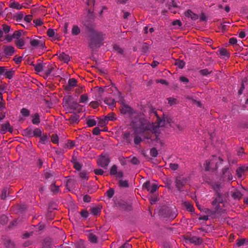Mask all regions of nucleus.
Instances as JSON below:
<instances>
[{
	"label": "nucleus",
	"instance_id": "1",
	"mask_svg": "<svg viewBox=\"0 0 248 248\" xmlns=\"http://www.w3.org/2000/svg\"><path fill=\"white\" fill-rule=\"evenodd\" d=\"M155 114L157 118V123H150L146 121H140V126L135 128L134 133L136 135H143L144 138L151 140H152V137L149 135V133H154L156 136L154 140L162 146L163 143L158 138L157 134L159 133V127L165 126L167 124L165 119H161L156 112H155Z\"/></svg>",
	"mask_w": 248,
	"mask_h": 248
},
{
	"label": "nucleus",
	"instance_id": "2",
	"mask_svg": "<svg viewBox=\"0 0 248 248\" xmlns=\"http://www.w3.org/2000/svg\"><path fill=\"white\" fill-rule=\"evenodd\" d=\"M103 35L101 32L94 31L90 36L89 46L92 48L99 47L103 44Z\"/></svg>",
	"mask_w": 248,
	"mask_h": 248
},
{
	"label": "nucleus",
	"instance_id": "3",
	"mask_svg": "<svg viewBox=\"0 0 248 248\" xmlns=\"http://www.w3.org/2000/svg\"><path fill=\"white\" fill-rule=\"evenodd\" d=\"M223 159L217 156H212L211 159L206 160L205 163V169L206 170H216L218 168L217 164L219 162L222 163Z\"/></svg>",
	"mask_w": 248,
	"mask_h": 248
},
{
	"label": "nucleus",
	"instance_id": "4",
	"mask_svg": "<svg viewBox=\"0 0 248 248\" xmlns=\"http://www.w3.org/2000/svg\"><path fill=\"white\" fill-rule=\"evenodd\" d=\"M212 204L215 212L220 213L222 211V207L224 206V204L220 194L217 193V197L212 202Z\"/></svg>",
	"mask_w": 248,
	"mask_h": 248
},
{
	"label": "nucleus",
	"instance_id": "5",
	"mask_svg": "<svg viewBox=\"0 0 248 248\" xmlns=\"http://www.w3.org/2000/svg\"><path fill=\"white\" fill-rule=\"evenodd\" d=\"M143 188L146 189L151 193H154L158 188V186L156 184H151L149 181L146 182L143 185Z\"/></svg>",
	"mask_w": 248,
	"mask_h": 248
},
{
	"label": "nucleus",
	"instance_id": "6",
	"mask_svg": "<svg viewBox=\"0 0 248 248\" xmlns=\"http://www.w3.org/2000/svg\"><path fill=\"white\" fill-rule=\"evenodd\" d=\"M31 45L35 48L43 49L45 47V43L42 40L31 39L30 40Z\"/></svg>",
	"mask_w": 248,
	"mask_h": 248
},
{
	"label": "nucleus",
	"instance_id": "7",
	"mask_svg": "<svg viewBox=\"0 0 248 248\" xmlns=\"http://www.w3.org/2000/svg\"><path fill=\"white\" fill-rule=\"evenodd\" d=\"M64 100L65 101L69 107L71 108L76 109L78 106V104L76 101L73 100V97L71 95H69L67 97H65Z\"/></svg>",
	"mask_w": 248,
	"mask_h": 248
},
{
	"label": "nucleus",
	"instance_id": "8",
	"mask_svg": "<svg viewBox=\"0 0 248 248\" xmlns=\"http://www.w3.org/2000/svg\"><path fill=\"white\" fill-rule=\"evenodd\" d=\"M109 163L108 157L101 155L97 161V164L102 168H106Z\"/></svg>",
	"mask_w": 248,
	"mask_h": 248
},
{
	"label": "nucleus",
	"instance_id": "9",
	"mask_svg": "<svg viewBox=\"0 0 248 248\" xmlns=\"http://www.w3.org/2000/svg\"><path fill=\"white\" fill-rule=\"evenodd\" d=\"M248 171V167L242 166L237 169L236 170V175L239 178H242L245 175V173Z\"/></svg>",
	"mask_w": 248,
	"mask_h": 248
},
{
	"label": "nucleus",
	"instance_id": "10",
	"mask_svg": "<svg viewBox=\"0 0 248 248\" xmlns=\"http://www.w3.org/2000/svg\"><path fill=\"white\" fill-rule=\"evenodd\" d=\"M3 49L5 56H12L15 52V48L11 46H4Z\"/></svg>",
	"mask_w": 248,
	"mask_h": 248
},
{
	"label": "nucleus",
	"instance_id": "11",
	"mask_svg": "<svg viewBox=\"0 0 248 248\" xmlns=\"http://www.w3.org/2000/svg\"><path fill=\"white\" fill-rule=\"evenodd\" d=\"M77 81L75 78H70L68 82V85L64 86V89L66 91L69 92L73 87L77 86Z\"/></svg>",
	"mask_w": 248,
	"mask_h": 248
},
{
	"label": "nucleus",
	"instance_id": "12",
	"mask_svg": "<svg viewBox=\"0 0 248 248\" xmlns=\"http://www.w3.org/2000/svg\"><path fill=\"white\" fill-rule=\"evenodd\" d=\"M1 128L0 132L2 134H5L7 131H9L10 133L13 132V128L10 126L8 122L1 124Z\"/></svg>",
	"mask_w": 248,
	"mask_h": 248
},
{
	"label": "nucleus",
	"instance_id": "13",
	"mask_svg": "<svg viewBox=\"0 0 248 248\" xmlns=\"http://www.w3.org/2000/svg\"><path fill=\"white\" fill-rule=\"evenodd\" d=\"M121 113L124 114H132L134 113L133 109L126 105H123L121 108Z\"/></svg>",
	"mask_w": 248,
	"mask_h": 248
},
{
	"label": "nucleus",
	"instance_id": "14",
	"mask_svg": "<svg viewBox=\"0 0 248 248\" xmlns=\"http://www.w3.org/2000/svg\"><path fill=\"white\" fill-rule=\"evenodd\" d=\"M188 240L191 243L194 244L196 245H200L202 243V239L197 236L190 237Z\"/></svg>",
	"mask_w": 248,
	"mask_h": 248
},
{
	"label": "nucleus",
	"instance_id": "15",
	"mask_svg": "<svg viewBox=\"0 0 248 248\" xmlns=\"http://www.w3.org/2000/svg\"><path fill=\"white\" fill-rule=\"evenodd\" d=\"M186 183L185 179H177L176 180V187L180 190Z\"/></svg>",
	"mask_w": 248,
	"mask_h": 248
},
{
	"label": "nucleus",
	"instance_id": "16",
	"mask_svg": "<svg viewBox=\"0 0 248 248\" xmlns=\"http://www.w3.org/2000/svg\"><path fill=\"white\" fill-rule=\"evenodd\" d=\"M185 16L189 18H190L192 20H196L198 18V16L193 13L190 10H188L185 13Z\"/></svg>",
	"mask_w": 248,
	"mask_h": 248
},
{
	"label": "nucleus",
	"instance_id": "17",
	"mask_svg": "<svg viewBox=\"0 0 248 248\" xmlns=\"http://www.w3.org/2000/svg\"><path fill=\"white\" fill-rule=\"evenodd\" d=\"M51 191L54 194H57L61 193V190L59 186H57L55 183H52L50 186Z\"/></svg>",
	"mask_w": 248,
	"mask_h": 248
},
{
	"label": "nucleus",
	"instance_id": "18",
	"mask_svg": "<svg viewBox=\"0 0 248 248\" xmlns=\"http://www.w3.org/2000/svg\"><path fill=\"white\" fill-rule=\"evenodd\" d=\"M58 57L61 61H63L64 62H68L70 61L69 56L64 53L60 54Z\"/></svg>",
	"mask_w": 248,
	"mask_h": 248
},
{
	"label": "nucleus",
	"instance_id": "19",
	"mask_svg": "<svg viewBox=\"0 0 248 248\" xmlns=\"http://www.w3.org/2000/svg\"><path fill=\"white\" fill-rule=\"evenodd\" d=\"M9 7L11 8L20 10L22 8L23 6L17 2L11 1L9 4Z\"/></svg>",
	"mask_w": 248,
	"mask_h": 248
},
{
	"label": "nucleus",
	"instance_id": "20",
	"mask_svg": "<svg viewBox=\"0 0 248 248\" xmlns=\"http://www.w3.org/2000/svg\"><path fill=\"white\" fill-rule=\"evenodd\" d=\"M104 102L110 107H114L116 104V101L112 98H106L104 100Z\"/></svg>",
	"mask_w": 248,
	"mask_h": 248
},
{
	"label": "nucleus",
	"instance_id": "21",
	"mask_svg": "<svg viewBox=\"0 0 248 248\" xmlns=\"http://www.w3.org/2000/svg\"><path fill=\"white\" fill-rule=\"evenodd\" d=\"M15 45L20 49H23L25 45V41L22 39H19L15 41Z\"/></svg>",
	"mask_w": 248,
	"mask_h": 248
},
{
	"label": "nucleus",
	"instance_id": "22",
	"mask_svg": "<svg viewBox=\"0 0 248 248\" xmlns=\"http://www.w3.org/2000/svg\"><path fill=\"white\" fill-rule=\"evenodd\" d=\"M89 240L92 243H97V237L93 233L90 232L88 234Z\"/></svg>",
	"mask_w": 248,
	"mask_h": 248
},
{
	"label": "nucleus",
	"instance_id": "23",
	"mask_svg": "<svg viewBox=\"0 0 248 248\" xmlns=\"http://www.w3.org/2000/svg\"><path fill=\"white\" fill-rule=\"evenodd\" d=\"M69 121L71 124H77L79 121V116L76 114H73L70 116Z\"/></svg>",
	"mask_w": 248,
	"mask_h": 248
},
{
	"label": "nucleus",
	"instance_id": "24",
	"mask_svg": "<svg viewBox=\"0 0 248 248\" xmlns=\"http://www.w3.org/2000/svg\"><path fill=\"white\" fill-rule=\"evenodd\" d=\"M33 66H34L35 70L37 72H41L43 71L44 67V64L43 62H39L36 64H33Z\"/></svg>",
	"mask_w": 248,
	"mask_h": 248
},
{
	"label": "nucleus",
	"instance_id": "25",
	"mask_svg": "<svg viewBox=\"0 0 248 248\" xmlns=\"http://www.w3.org/2000/svg\"><path fill=\"white\" fill-rule=\"evenodd\" d=\"M53 66L52 65L48 64L46 67V69L44 71V74L46 77H48L53 70Z\"/></svg>",
	"mask_w": 248,
	"mask_h": 248
},
{
	"label": "nucleus",
	"instance_id": "26",
	"mask_svg": "<svg viewBox=\"0 0 248 248\" xmlns=\"http://www.w3.org/2000/svg\"><path fill=\"white\" fill-rule=\"evenodd\" d=\"M23 32L22 30L15 31L13 34V37L16 40L21 39L20 37L22 36Z\"/></svg>",
	"mask_w": 248,
	"mask_h": 248
},
{
	"label": "nucleus",
	"instance_id": "27",
	"mask_svg": "<svg viewBox=\"0 0 248 248\" xmlns=\"http://www.w3.org/2000/svg\"><path fill=\"white\" fill-rule=\"evenodd\" d=\"M80 32V30L79 27L77 25L73 26L72 29V34L73 35H78Z\"/></svg>",
	"mask_w": 248,
	"mask_h": 248
},
{
	"label": "nucleus",
	"instance_id": "28",
	"mask_svg": "<svg viewBox=\"0 0 248 248\" xmlns=\"http://www.w3.org/2000/svg\"><path fill=\"white\" fill-rule=\"evenodd\" d=\"M40 122L39 116L38 114L35 113L33 116H32V123L34 124H38Z\"/></svg>",
	"mask_w": 248,
	"mask_h": 248
},
{
	"label": "nucleus",
	"instance_id": "29",
	"mask_svg": "<svg viewBox=\"0 0 248 248\" xmlns=\"http://www.w3.org/2000/svg\"><path fill=\"white\" fill-rule=\"evenodd\" d=\"M242 196V193L238 190H236L232 194V197L234 199L239 200Z\"/></svg>",
	"mask_w": 248,
	"mask_h": 248
},
{
	"label": "nucleus",
	"instance_id": "30",
	"mask_svg": "<svg viewBox=\"0 0 248 248\" xmlns=\"http://www.w3.org/2000/svg\"><path fill=\"white\" fill-rule=\"evenodd\" d=\"M1 27L2 28L1 29L3 31V33L5 34H7L9 32L11 29L9 26L7 25V24H3L2 25Z\"/></svg>",
	"mask_w": 248,
	"mask_h": 248
},
{
	"label": "nucleus",
	"instance_id": "31",
	"mask_svg": "<svg viewBox=\"0 0 248 248\" xmlns=\"http://www.w3.org/2000/svg\"><path fill=\"white\" fill-rule=\"evenodd\" d=\"M14 74V71L13 70H6V72L5 73V77L9 78L11 79L13 78Z\"/></svg>",
	"mask_w": 248,
	"mask_h": 248
},
{
	"label": "nucleus",
	"instance_id": "32",
	"mask_svg": "<svg viewBox=\"0 0 248 248\" xmlns=\"http://www.w3.org/2000/svg\"><path fill=\"white\" fill-rule=\"evenodd\" d=\"M88 101V95L86 94H82L80 96L79 103H85Z\"/></svg>",
	"mask_w": 248,
	"mask_h": 248
},
{
	"label": "nucleus",
	"instance_id": "33",
	"mask_svg": "<svg viewBox=\"0 0 248 248\" xmlns=\"http://www.w3.org/2000/svg\"><path fill=\"white\" fill-rule=\"evenodd\" d=\"M74 164V168L77 170H80L81 169L82 165L76 160L72 161Z\"/></svg>",
	"mask_w": 248,
	"mask_h": 248
},
{
	"label": "nucleus",
	"instance_id": "34",
	"mask_svg": "<svg viewBox=\"0 0 248 248\" xmlns=\"http://www.w3.org/2000/svg\"><path fill=\"white\" fill-rule=\"evenodd\" d=\"M42 135V131L39 128H35L33 130V136L39 137H41Z\"/></svg>",
	"mask_w": 248,
	"mask_h": 248
},
{
	"label": "nucleus",
	"instance_id": "35",
	"mask_svg": "<svg viewBox=\"0 0 248 248\" xmlns=\"http://www.w3.org/2000/svg\"><path fill=\"white\" fill-rule=\"evenodd\" d=\"M117 172V168L116 165H113L110 170V174L115 175Z\"/></svg>",
	"mask_w": 248,
	"mask_h": 248
},
{
	"label": "nucleus",
	"instance_id": "36",
	"mask_svg": "<svg viewBox=\"0 0 248 248\" xmlns=\"http://www.w3.org/2000/svg\"><path fill=\"white\" fill-rule=\"evenodd\" d=\"M184 205L186 208L190 212H192L194 210L193 206L188 202H185Z\"/></svg>",
	"mask_w": 248,
	"mask_h": 248
},
{
	"label": "nucleus",
	"instance_id": "37",
	"mask_svg": "<svg viewBox=\"0 0 248 248\" xmlns=\"http://www.w3.org/2000/svg\"><path fill=\"white\" fill-rule=\"evenodd\" d=\"M87 124L88 126L92 127L96 125V121L94 119H88L87 121Z\"/></svg>",
	"mask_w": 248,
	"mask_h": 248
},
{
	"label": "nucleus",
	"instance_id": "38",
	"mask_svg": "<svg viewBox=\"0 0 248 248\" xmlns=\"http://www.w3.org/2000/svg\"><path fill=\"white\" fill-rule=\"evenodd\" d=\"M24 133L26 135L29 137L33 136V130L31 128H28L24 130Z\"/></svg>",
	"mask_w": 248,
	"mask_h": 248
},
{
	"label": "nucleus",
	"instance_id": "39",
	"mask_svg": "<svg viewBox=\"0 0 248 248\" xmlns=\"http://www.w3.org/2000/svg\"><path fill=\"white\" fill-rule=\"evenodd\" d=\"M175 65L179 68L182 69L185 66V63L183 61L178 60L176 61Z\"/></svg>",
	"mask_w": 248,
	"mask_h": 248
},
{
	"label": "nucleus",
	"instance_id": "40",
	"mask_svg": "<svg viewBox=\"0 0 248 248\" xmlns=\"http://www.w3.org/2000/svg\"><path fill=\"white\" fill-rule=\"evenodd\" d=\"M150 155L152 156L155 157L158 155V151L155 148H153L150 150Z\"/></svg>",
	"mask_w": 248,
	"mask_h": 248
},
{
	"label": "nucleus",
	"instance_id": "41",
	"mask_svg": "<svg viewBox=\"0 0 248 248\" xmlns=\"http://www.w3.org/2000/svg\"><path fill=\"white\" fill-rule=\"evenodd\" d=\"M21 113L24 116L27 117L30 115V111L25 108H23L21 110Z\"/></svg>",
	"mask_w": 248,
	"mask_h": 248
},
{
	"label": "nucleus",
	"instance_id": "42",
	"mask_svg": "<svg viewBox=\"0 0 248 248\" xmlns=\"http://www.w3.org/2000/svg\"><path fill=\"white\" fill-rule=\"evenodd\" d=\"M105 118L107 122L108 121H113L115 119L114 114L112 113H109L107 116H105Z\"/></svg>",
	"mask_w": 248,
	"mask_h": 248
},
{
	"label": "nucleus",
	"instance_id": "43",
	"mask_svg": "<svg viewBox=\"0 0 248 248\" xmlns=\"http://www.w3.org/2000/svg\"><path fill=\"white\" fill-rule=\"evenodd\" d=\"M114 194V190L112 188H110L106 192V195L108 198H111Z\"/></svg>",
	"mask_w": 248,
	"mask_h": 248
},
{
	"label": "nucleus",
	"instance_id": "44",
	"mask_svg": "<svg viewBox=\"0 0 248 248\" xmlns=\"http://www.w3.org/2000/svg\"><path fill=\"white\" fill-rule=\"evenodd\" d=\"M100 212V209L97 207H93L91 209V213L94 215H97Z\"/></svg>",
	"mask_w": 248,
	"mask_h": 248
},
{
	"label": "nucleus",
	"instance_id": "45",
	"mask_svg": "<svg viewBox=\"0 0 248 248\" xmlns=\"http://www.w3.org/2000/svg\"><path fill=\"white\" fill-rule=\"evenodd\" d=\"M119 185L124 187H126L128 186V182L126 180H120Z\"/></svg>",
	"mask_w": 248,
	"mask_h": 248
},
{
	"label": "nucleus",
	"instance_id": "46",
	"mask_svg": "<svg viewBox=\"0 0 248 248\" xmlns=\"http://www.w3.org/2000/svg\"><path fill=\"white\" fill-rule=\"evenodd\" d=\"M219 54L221 56H226L227 57H229L228 53L227 50L225 49H221L219 51Z\"/></svg>",
	"mask_w": 248,
	"mask_h": 248
},
{
	"label": "nucleus",
	"instance_id": "47",
	"mask_svg": "<svg viewBox=\"0 0 248 248\" xmlns=\"http://www.w3.org/2000/svg\"><path fill=\"white\" fill-rule=\"evenodd\" d=\"M80 177L83 179L88 180V176H87V173L86 171H83L79 173Z\"/></svg>",
	"mask_w": 248,
	"mask_h": 248
},
{
	"label": "nucleus",
	"instance_id": "48",
	"mask_svg": "<svg viewBox=\"0 0 248 248\" xmlns=\"http://www.w3.org/2000/svg\"><path fill=\"white\" fill-rule=\"evenodd\" d=\"M51 141L55 144H57L59 142V138L57 135H53L51 137Z\"/></svg>",
	"mask_w": 248,
	"mask_h": 248
},
{
	"label": "nucleus",
	"instance_id": "49",
	"mask_svg": "<svg viewBox=\"0 0 248 248\" xmlns=\"http://www.w3.org/2000/svg\"><path fill=\"white\" fill-rule=\"evenodd\" d=\"M32 19V16L31 15H27L24 17V21H26L27 23H29L31 22Z\"/></svg>",
	"mask_w": 248,
	"mask_h": 248
},
{
	"label": "nucleus",
	"instance_id": "50",
	"mask_svg": "<svg viewBox=\"0 0 248 248\" xmlns=\"http://www.w3.org/2000/svg\"><path fill=\"white\" fill-rule=\"evenodd\" d=\"M199 72L202 76H207L211 73L207 69L201 70Z\"/></svg>",
	"mask_w": 248,
	"mask_h": 248
},
{
	"label": "nucleus",
	"instance_id": "51",
	"mask_svg": "<svg viewBox=\"0 0 248 248\" xmlns=\"http://www.w3.org/2000/svg\"><path fill=\"white\" fill-rule=\"evenodd\" d=\"M23 14L21 13H19L15 16V18L17 21H19L23 18Z\"/></svg>",
	"mask_w": 248,
	"mask_h": 248
},
{
	"label": "nucleus",
	"instance_id": "52",
	"mask_svg": "<svg viewBox=\"0 0 248 248\" xmlns=\"http://www.w3.org/2000/svg\"><path fill=\"white\" fill-rule=\"evenodd\" d=\"M90 106L93 108H96L98 106L99 104L97 101H92L90 103Z\"/></svg>",
	"mask_w": 248,
	"mask_h": 248
},
{
	"label": "nucleus",
	"instance_id": "53",
	"mask_svg": "<svg viewBox=\"0 0 248 248\" xmlns=\"http://www.w3.org/2000/svg\"><path fill=\"white\" fill-rule=\"evenodd\" d=\"M55 34V31L54 30L49 29L47 31V35L50 37H52L54 36Z\"/></svg>",
	"mask_w": 248,
	"mask_h": 248
},
{
	"label": "nucleus",
	"instance_id": "54",
	"mask_svg": "<svg viewBox=\"0 0 248 248\" xmlns=\"http://www.w3.org/2000/svg\"><path fill=\"white\" fill-rule=\"evenodd\" d=\"M113 48L120 54H122L123 53V50L117 45H115L113 46Z\"/></svg>",
	"mask_w": 248,
	"mask_h": 248
},
{
	"label": "nucleus",
	"instance_id": "55",
	"mask_svg": "<svg viewBox=\"0 0 248 248\" xmlns=\"http://www.w3.org/2000/svg\"><path fill=\"white\" fill-rule=\"evenodd\" d=\"M13 39H14V37H13V34L12 35H10L7 34L5 36L4 40L6 41L7 42H11Z\"/></svg>",
	"mask_w": 248,
	"mask_h": 248
},
{
	"label": "nucleus",
	"instance_id": "56",
	"mask_svg": "<svg viewBox=\"0 0 248 248\" xmlns=\"http://www.w3.org/2000/svg\"><path fill=\"white\" fill-rule=\"evenodd\" d=\"M8 222V217L4 216H1L0 217V222L2 224H5Z\"/></svg>",
	"mask_w": 248,
	"mask_h": 248
},
{
	"label": "nucleus",
	"instance_id": "57",
	"mask_svg": "<svg viewBox=\"0 0 248 248\" xmlns=\"http://www.w3.org/2000/svg\"><path fill=\"white\" fill-rule=\"evenodd\" d=\"M5 245L8 248H14L15 247V245L13 242L10 241H7L5 243Z\"/></svg>",
	"mask_w": 248,
	"mask_h": 248
},
{
	"label": "nucleus",
	"instance_id": "58",
	"mask_svg": "<svg viewBox=\"0 0 248 248\" xmlns=\"http://www.w3.org/2000/svg\"><path fill=\"white\" fill-rule=\"evenodd\" d=\"M107 121H106V119L104 118L103 119H100L99 121L98 122V124L101 126H104L107 123Z\"/></svg>",
	"mask_w": 248,
	"mask_h": 248
},
{
	"label": "nucleus",
	"instance_id": "59",
	"mask_svg": "<svg viewBox=\"0 0 248 248\" xmlns=\"http://www.w3.org/2000/svg\"><path fill=\"white\" fill-rule=\"evenodd\" d=\"M93 171L95 174L99 175H103L104 172V171L101 169H95Z\"/></svg>",
	"mask_w": 248,
	"mask_h": 248
},
{
	"label": "nucleus",
	"instance_id": "60",
	"mask_svg": "<svg viewBox=\"0 0 248 248\" xmlns=\"http://www.w3.org/2000/svg\"><path fill=\"white\" fill-rule=\"evenodd\" d=\"M100 129L98 127H95L93 130V133L94 135H98L100 133Z\"/></svg>",
	"mask_w": 248,
	"mask_h": 248
},
{
	"label": "nucleus",
	"instance_id": "61",
	"mask_svg": "<svg viewBox=\"0 0 248 248\" xmlns=\"http://www.w3.org/2000/svg\"><path fill=\"white\" fill-rule=\"evenodd\" d=\"M134 143L138 145L139 144H140V142L141 141V139L140 137L139 136H136L134 138Z\"/></svg>",
	"mask_w": 248,
	"mask_h": 248
},
{
	"label": "nucleus",
	"instance_id": "62",
	"mask_svg": "<svg viewBox=\"0 0 248 248\" xmlns=\"http://www.w3.org/2000/svg\"><path fill=\"white\" fill-rule=\"evenodd\" d=\"M131 162L134 165H138L140 163V161L136 157H133L131 160Z\"/></svg>",
	"mask_w": 248,
	"mask_h": 248
},
{
	"label": "nucleus",
	"instance_id": "63",
	"mask_svg": "<svg viewBox=\"0 0 248 248\" xmlns=\"http://www.w3.org/2000/svg\"><path fill=\"white\" fill-rule=\"evenodd\" d=\"M95 2V0H87V4L88 6H90L91 8L93 6Z\"/></svg>",
	"mask_w": 248,
	"mask_h": 248
},
{
	"label": "nucleus",
	"instance_id": "64",
	"mask_svg": "<svg viewBox=\"0 0 248 248\" xmlns=\"http://www.w3.org/2000/svg\"><path fill=\"white\" fill-rule=\"evenodd\" d=\"M170 167L172 170H176L178 168V165L176 163H170Z\"/></svg>",
	"mask_w": 248,
	"mask_h": 248
}]
</instances>
